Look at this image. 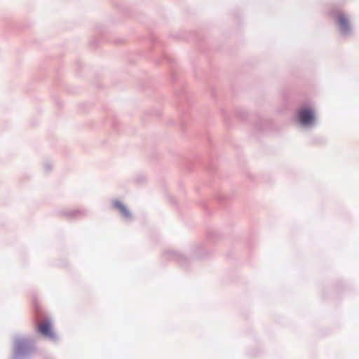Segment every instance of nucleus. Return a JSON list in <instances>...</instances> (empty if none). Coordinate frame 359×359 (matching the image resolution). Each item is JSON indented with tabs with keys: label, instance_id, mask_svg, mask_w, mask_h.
Here are the masks:
<instances>
[{
	"label": "nucleus",
	"instance_id": "obj_1",
	"mask_svg": "<svg viewBox=\"0 0 359 359\" xmlns=\"http://www.w3.org/2000/svg\"><path fill=\"white\" fill-rule=\"evenodd\" d=\"M299 122L304 126L311 125L314 121V114L311 109H302L298 112Z\"/></svg>",
	"mask_w": 359,
	"mask_h": 359
},
{
	"label": "nucleus",
	"instance_id": "obj_2",
	"mask_svg": "<svg viewBox=\"0 0 359 359\" xmlns=\"http://www.w3.org/2000/svg\"><path fill=\"white\" fill-rule=\"evenodd\" d=\"M38 330L40 333L46 337L50 338H53L54 337V334L51 330V326L48 322L41 323L38 327Z\"/></svg>",
	"mask_w": 359,
	"mask_h": 359
},
{
	"label": "nucleus",
	"instance_id": "obj_3",
	"mask_svg": "<svg viewBox=\"0 0 359 359\" xmlns=\"http://www.w3.org/2000/svg\"><path fill=\"white\" fill-rule=\"evenodd\" d=\"M337 19L338 20V24L341 28V29L344 32L348 30L349 29V22L346 15L343 13H339L337 15Z\"/></svg>",
	"mask_w": 359,
	"mask_h": 359
},
{
	"label": "nucleus",
	"instance_id": "obj_4",
	"mask_svg": "<svg viewBox=\"0 0 359 359\" xmlns=\"http://www.w3.org/2000/svg\"><path fill=\"white\" fill-rule=\"evenodd\" d=\"M114 206L120 210V212L126 217L130 215V213L127 208L125 207L123 204H122L120 201H115L114 203Z\"/></svg>",
	"mask_w": 359,
	"mask_h": 359
}]
</instances>
